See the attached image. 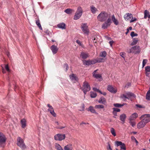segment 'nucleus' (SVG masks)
Returning <instances> with one entry per match:
<instances>
[{"label":"nucleus","instance_id":"obj_1","mask_svg":"<svg viewBox=\"0 0 150 150\" xmlns=\"http://www.w3.org/2000/svg\"><path fill=\"white\" fill-rule=\"evenodd\" d=\"M108 17V13L105 11H103L98 15L97 19L99 21L104 22L106 20Z\"/></svg>","mask_w":150,"mask_h":150},{"label":"nucleus","instance_id":"obj_2","mask_svg":"<svg viewBox=\"0 0 150 150\" xmlns=\"http://www.w3.org/2000/svg\"><path fill=\"white\" fill-rule=\"evenodd\" d=\"M17 145L23 150H25L27 148L23 139L20 137H18L17 138Z\"/></svg>","mask_w":150,"mask_h":150},{"label":"nucleus","instance_id":"obj_3","mask_svg":"<svg viewBox=\"0 0 150 150\" xmlns=\"http://www.w3.org/2000/svg\"><path fill=\"white\" fill-rule=\"evenodd\" d=\"M83 10L81 6H79L77 9L76 13L74 18V19L77 20L79 19L82 16Z\"/></svg>","mask_w":150,"mask_h":150},{"label":"nucleus","instance_id":"obj_4","mask_svg":"<svg viewBox=\"0 0 150 150\" xmlns=\"http://www.w3.org/2000/svg\"><path fill=\"white\" fill-rule=\"evenodd\" d=\"M81 89L83 91L84 94L86 95L87 92L90 91L91 87L88 83L86 81H85L83 83L82 87L81 88Z\"/></svg>","mask_w":150,"mask_h":150},{"label":"nucleus","instance_id":"obj_5","mask_svg":"<svg viewBox=\"0 0 150 150\" xmlns=\"http://www.w3.org/2000/svg\"><path fill=\"white\" fill-rule=\"evenodd\" d=\"M127 52L129 53H134L135 54H139L140 52V47L139 46L132 47L130 49L127 50Z\"/></svg>","mask_w":150,"mask_h":150},{"label":"nucleus","instance_id":"obj_6","mask_svg":"<svg viewBox=\"0 0 150 150\" xmlns=\"http://www.w3.org/2000/svg\"><path fill=\"white\" fill-rule=\"evenodd\" d=\"M6 138L5 135L0 132V147L4 146V145L6 142Z\"/></svg>","mask_w":150,"mask_h":150},{"label":"nucleus","instance_id":"obj_7","mask_svg":"<svg viewBox=\"0 0 150 150\" xmlns=\"http://www.w3.org/2000/svg\"><path fill=\"white\" fill-rule=\"evenodd\" d=\"M66 137L64 134H58L54 136V139L56 141H61L64 139Z\"/></svg>","mask_w":150,"mask_h":150},{"label":"nucleus","instance_id":"obj_8","mask_svg":"<svg viewBox=\"0 0 150 150\" xmlns=\"http://www.w3.org/2000/svg\"><path fill=\"white\" fill-rule=\"evenodd\" d=\"M140 120H143L146 123L150 122V114H145L142 115L139 118Z\"/></svg>","mask_w":150,"mask_h":150},{"label":"nucleus","instance_id":"obj_9","mask_svg":"<svg viewBox=\"0 0 150 150\" xmlns=\"http://www.w3.org/2000/svg\"><path fill=\"white\" fill-rule=\"evenodd\" d=\"M115 145L117 146H120V150H126V149L125 144L121 142L118 141H115Z\"/></svg>","mask_w":150,"mask_h":150},{"label":"nucleus","instance_id":"obj_10","mask_svg":"<svg viewBox=\"0 0 150 150\" xmlns=\"http://www.w3.org/2000/svg\"><path fill=\"white\" fill-rule=\"evenodd\" d=\"M111 20L110 18H108L107 21L102 25V27L103 29H106L111 25Z\"/></svg>","mask_w":150,"mask_h":150},{"label":"nucleus","instance_id":"obj_11","mask_svg":"<svg viewBox=\"0 0 150 150\" xmlns=\"http://www.w3.org/2000/svg\"><path fill=\"white\" fill-rule=\"evenodd\" d=\"M81 28L84 34L87 35L88 34L89 31L88 29V26L86 23H82L81 25Z\"/></svg>","mask_w":150,"mask_h":150},{"label":"nucleus","instance_id":"obj_12","mask_svg":"<svg viewBox=\"0 0 150 150\" xmlns=\"http://www.w3.org/2000/svg\"><path fill=\"white\" fill-rule=\"evenodd\" d=\"M107 89L110 92L115 93L117 91V90L116 88H114L111 85H108L107 87Z\"/></svg>","mask_w":150,"mask_h":150},{"label":"nucleus","instance_id":"obj_13","mask_svg":"<svg viewBox=\"0 0 150 150\" xmlns=\"http://www.w3.org/2000/svg\"><path fill=\"white\" fill-rule=\"evenodd\" d=\"M140 122L137 125V127L138 129H140L144 127L147 124L143 120Z\"/></svg>","mask_w":150,"mask_h":150},{"label":"nucleus","instance_id":"obj_14","mask_svg":"<svg viewBox=\"0 0 150 150\" xmlns=\"http://www.w3.org/2000/svg\"><path fill=\"white\" fill-rule=\"evenodd\" d=\"M50 49L53 54H56L58 50V48H57V46H55L54 45H52Z\"/></svg>","mask_w":150,"mask_h":150},{"label":"nucleus","instance_id":"obj_15","mask_svg":"<svg viewBox=\"0 0 150 150\" xmlns=\"http://www.w3.org/2000/svg\"><path fill=\"white\" fill-rule=\"evenodd\" d=\"M69 77L70 79L71 80L73 81L74 83H75L76 81H78L79 80L78 77L74 74H72L71 75H70Z\"/></svg>","mask_w":150,"mask_h":150},{"label":"nucleus","instance_id":"obj_16","mask_svg":"<svg viewBox=\"0 0 150 150\" xmlns=\"http://www.w3.org/2000/svg\"><path fill=\"white\" fill-rule=\"evenodd\" d=\"M89 54L88 53L84 52H81L80 55V57L81 58L83 59H85L89 57Z\"/></svg>","mask_w":150,"mask_h":150},{"label":"nucleus","instance_id":"obj_17","mask_svg":"<svg viewBox=\"0 0 150 150\" xmlns=\"http://www.w3.org/2000/svg\"><path fill=\"white\" fill-rule=\"evenodd\" d=\"M124 17L126 21H127L130 18H133V15L132 14L128 13L126 14Z\"/></svg>","mask_w":150,"mask_h":150},{"label":"nucleus","instance_id":"obj_18","mask_svg":"<svg viewBox=\"0 0 150 150\" xmlns=\"http://www.w3.org/2000/svg\"><path fill=\"white\" fill-rule=\"evenodd\" d=\"M99 103L105 105L106 103V101L105 98L103 96H101L98 101Z\"/></svg>","mask_w":150,"mask_h":150},{"label":"nucleus","instance_id":"obj_19","mask_svg":"<svg viewBox=\"0 0 150 150\" xmlns=\"http://www.w3.org/2000/svg\"><path fill=\"white\" fill-rule=\"evenodd\" d=\"M98 69L95 70L93 71V76L95 78L98 79L102 78L101 75L99 74H96V72L98 71Z\"/></svg>","mask_w":150,"mask_h":150},{"label":"nucleus","instance_id":"obj_20","mask_svg":"<svg viewBox=\"0 0 150 150\" xmlns=\"http://www.w3.org/2000/svg\"><path fill=\"white\" fill-rule=\"evenodd\" d=\"M57 27L62 29H66L65 24L64 23H62L58 24L57 25Z\"/></svg>","mask_w":150,"mask_h":150},{"label":"nucleus","instance_id":"obj_21","mask_svg":"<svg viewBox=\"0 0 150 150\" xmlns=\"http://www.w3.org/2000/svg\"><path fill=\"white\" fill-rule=\"evenodd\" d=\"M112 20L114 24L116 25H117L119 24V22L117 19L115 18L114 15H113L112 16Z\"/></svg>","mask_w":150,"mask_h":150},{"label":"nucleus","instance_id":"obj_22","mask_svg":"<svg viewBox=\"0 0 150 150\" xmlns=\"http://www.w3.org/2000/svg\"><path fill=\"white\" fill-rule=\"evenodd\" d=\"M88 111H90L91 113H95L96 114H98V113L94 109L93 107L92 106H90L88 109Z\"/></svg>","mask_w":150,"mask_h":150},{"label":"nucleus","instance_id":"obj_23","mask_svg":"<svg viewBox=\"0 0 150 150\" xmlns=\"http://www.w3.org/2000/svg\"><path fill=\"white\" fill-rule=\"evenodd\" d=\"M90 8L91 12L93 14H95L98 11L97 9L93 5L91 6Z\"/></svg>","mask_w":150,"mask_h":150},{"label":"nucleus","instance_id":"obj_24","mask_svg":"<svg viewBox=\"0 0 150 150\" xmlns=\"http://www.w3.org/2000/svg\"><path fill=\"white\" fill-rule=\"evenodd\" d=\"M126 94L127 97L129 98V99L131 97H133L134 98H135L136 97V96L134 94L130 92H127L126 93Z\"/></svg>","mask_w":150,"mask_h":150},{"label":"nucleus","instance_id":"obj_25","mask_svg":"<svg viewBox=\"0 0 150 150\" xmlns=\"http://www.w3.org/2000/svg\"><path fill=\"white\" fill-rule=\"evenodd\" d=\"M72 145L71 144H67L64 146V150H72Z\"/></svg>","mask_w":150,"mask_h":150},{"label":"nucleus","instance_id":"obj_26","mask_svg":"<svg viewBox=\"0 0 150 150\" xmlns=\"http://www.w3.org/2000/svg\"><path fill=\"white\" fill-rule=\"evenodd\" d=\"M21 124L22 125V127L24 128L26 126V121L25 119H23L21 121Z\"/></svg>","mask_w":150,"mask_h":150},{"label":"nucleus","instance_id":"obj_27","mask_svg":"<svg viewBox=\"0 0 150 150\" xmlns=\"http://www.w3.org/2000/svg\"><path fill=\"white\" fill-rule=\"evenodd\" d=\"M126 118V115L124 114H122L120 115V120L121 121L123 122H125Z\"/></svg>","mask_w":150,"mask_h":150},{"label":"nucleus","instance_id":"obj_28","mask_svg":"<svg viewBox=\"0 0 150 150\" xmlns=\"http://www.w3.org/2000/svg\"><path fill=\"white\" fill-rule=\"evenodd\" d=\"M55 148L57 150H63V149L61 146L58 143H55Z\"/></svg>","mask_w":150,"mask_h":150},{"label":"nucleus","instance_id":"obj_29","mask_svg":"<svg viewBox=\"0 0 150 150\" xmlns=\"http://www.w3.org/2000/svg\"><path fill=\"white\" fill-rule=\"evenodd\" d=\"M137 114L136 113H134L131 116V118L130 119V120H133L137 118Z\"/></svg>","mask_w":150,"mask_h":150},{"label":"nucleus","instance_id":"obj_30","mask_svg":"<svg viewBox=\"0 0 150 150\" xmlns=\"http://www.w3.org/2000/svg\"><path fill=\"white\" fill-rule=\"evenodd\" d=\"M126 104V103H123L122 104H120L119 103H116L114 104L113 105L115 107H116L120 108Z\"/></svg>","mask_w":150,"mask_h":150},{"label":"nucleus","instance_id":"obj_31","mask_svg":"<svg viewBox=\"0 0 150 150\" xmlns=\"http://www.w3.org/2000/svg\"><path fill=\"white\" fill-rule=\"evenodd\" d=\"M92 38L94 43H96L97 41H99L98 38L96 35L93 36Z\"/></svg>","mask_w":150,"mask_h":150},{"label":"nucleus","instance_id":"obj_32","mask_svg":"<svg viewBox=\"0 0 150 150\" xmlns=\"http://www.w3.org/2000/svg\"><path fill=\"white\" fill-rule=\"evenodd\" d=\"M83 64L84 65L89 66L91 65L90 60H84L83 61Z\"/></svg>","mask_w":150,"mask_h":150},{"label":"nucleus","instance_id":"obj_33","mask_svg":"<svg viewBox=\"0 0 150 150\" xmlns=\"http://www.w3.org/2000/svg\"><path fill=\"white\" fill-rule=\"evenodd\" d=\"M138 41V39L137 38H133V41L131 43V45H135L137 44Z\"/></svg>","mask_w":150,"mask_h":150},{"label":"nucleus","instance_id":"obj_34","mask_svg":"<svg viewBox=\"0 0 150 150\" xmlns=\"http://www.w3.org/2000/svg\"><path fill=\"white\" fill-rule=\"evenodd\" d=\"M36 23L39 29L41 30H42V28L40 23V21L39 19H38L36 21Z\"/></svg>","mask_w":150,"mask_h":150},{"label":"nucleus","instance_id":"obj_35","mask_svg":"<svg viewBox=\"0 0 150 150\" xmlns=\"http://www.w3.org/2000/svg\"><path fill=\"white\" fill-rule=\"evenodd\" d=\"M146 99L148 100H150V87L149 90L147 93L146 96Z\"/></svg>","mask_w":150,"mask_h":150},{"label":"nucleus","instance_id":"obj_36","mask_svg":"<svg viewBox=\"0 0 150 150\" xmlns=\"http://www.w3.org/2000/svg\"><path fill=\"white\" fill-rule=\"evenodd\" d=\"M149 14V12L146 10L144 11V18L146 19L148 17V15Z\"/></svg>","mask_w":150,"mask_h":150},{"label":"nucleus","instance_id":"obj_37","mask_svg":"<svg viewBox=\"0 0 150 150\" xmlns=\"http://www.w3.org/2000/svg\"><path fill=\"white\" fill-rule=\"evenodd\" d=\"M97 95L96 93L94 92H91V97L92 98H95Z\"/></svg>","mask_w":150,"mask_h":150},{"label":"nucleus","instance_id":"obj_38","mask_svg":"<svg viewBox=\"0 0 150 150\" xmlns=\"http://www.w3.org/2000/svg\"><path fill=\"white\" fill-rule=\"evenodd\" d=\"M104 106L103 105H96L95 106V108L96 109H101L104 108Z\"/></svg>","mask_w":150,"mask_h":150},{"label":"nucleus","instance_id":"obj_39","mask_svg":"<svg viewBox=\"0 0 150 150\" xmlns=\"http://www.w3.org/2000/svg\"><path fill=\"white\" fill-rule=\"evenodd\" d=\"M107 55V53L105 51L102 52L100 54V56L102 57H105Z\"/></svg>","mask_w":150,"mask_h":150},{"label":"nucleus","instance_id":"obj_40","mask_svg":"<svg viewBox=\"0 0 150 150\" xmlns=\"http://www.w3.org/2000/svg\"><path fill=\"white\" fill-rule=\"evenodd\" d=\"M50 112V113L54 117H56V114L54 112V109H53L50 110H48Z\"/></svg>","mask_w":150,"mask_h":150},{"label":"nucleus","instance_id":"obj_41","mask_svg":"<svg viewBox=\"0 0 150 150\" xmlns=\"http://www.w3.org/2000/svg\"><path fill=\"white\" fill-rule=\"evenodd\" d=\"M110 132L114 136H116V134L115 132V129L113 128H111L110 129Z\"/></svg>","mask_w":150,"mask_h":150},{"label":"nucleus","instance_id":"obj_42","mask_svg":"<svg viewBox=\"0 0 150 150\" xmlns=\"http://www.w3.org/2000/svg\"><path fill=\"white\" fill-rule=\"evenodd\" d=\"M72 11V10L70 8H67L65 10L64 12L67 14H69L71 13Z\"/></svg>","mask_w":150,"mask_h":150},{"label":"nucleus","instance_id":"obj_43","mask_svg":"<svg viewBox=\"0 0 150 150\" xmlns=\"http://www.w3.org/2000/svg\"><path fill=\"white\" fill-rule=\"evenodd\" d=\"M45 32L48 35L50 36H52V34L51 32H50L48 30H46Z\"/></svg>","mask_w":150,"mask_h":150},{"label":"nucleus","instance_id":"obj_44","mask_svg":"<svg viewBox=\"0 0 150 150\" xmlns=\"http://www.w3.org/2000/svg\"><path fill=\"white\" fill-rule=\"evenodd\" d=\"M63 67L64 68H65V71H67L69 68L68 64L66 63H65L64 64L63 66Z\"/></svg>","mask_w":150,"mask_h":150},{"label":"nucleus","instance_id":"obj_45","mask_svg":"<svg viewBox=\"0 0 150 150\" xmlns=\"http://www.w3.org/2000/svg\"><path fill=\"white\" fill-rule=\"evenodd\" d=\"M145 72H150V66H147L145 67Z\"/></svg>","mask_w":150,"mask_h":150},{"label":"nucleus","instance_id":"obj_46","mask_svg":"<svg viewBox=\"0 0 150 150\" xmlns=\"http://www.w3.org/2000/svg\"><path fill=\"white\" fill-rule=\"evenodd\" d=\"M96 60V63L102 62H103V58H97L95 59Z\"/></svg>","mask_w":150,"mask_h":150},{"label":"nucleus","instance_id":"obj_47","mask_svg":"<svg viewBox=\"0 0 150 150\" xmlns=\"http://www.w3.org/2000/svg\"><path fill=\"white\" fill-rule=\"evenodd\" d=\"M148 61L147 59H144L142 62V68L144 67Z\"/></svg>","mask_w":150,"mask_h":150},{"label":"nucleus","instance_id":"obj_48","mask_svg":"<svg viewBox=\"0 0 150 150\" xmlns=\"http://www.w3.org/2000/svg\"><path fill=\"white\" fill-rule=\"evenodd\" d=\"M130 35L132 37L136 36H137L138 35L137 33H135L134 31H132L131 32Z\"/></svg>","mask_w":150,"mask_h":150},{"label":"nucleus","instance_id":"obj_49","mask_svg":"<svg viewBox=\"0 0 150 150\" xmlns=\"http://www.w3.org/2000/svg\"><path fill=\"white\" fill-rule=\"evenodd\" d=\"M120 97L122 99H123L124 98H127V99H129V98L127 97V95H126L124 94L120 96Z\"/></svg>","mask_w":150,"mask_h":150},{"label":"nucleus","instance_id":"obj_50","mask_svg":"<svg viewBox=\"0 0 150 150\" xmlns=\"http://www.w3.org/2000/svg\"><path fill=\"white\" fill-rule=\"evenodd\" d=\"M107 144H108V146H107V149L108 150H112L109 143L108 142L107 143Z\"/></svg>","mask_w":150,"mask_h":150},{"label":"nucleus","instance_id":"obj_51","mask_svg":"<svg viewBox=\"0 0 150 150\" xmlns=\"http://www.w3.org/2000/svg\"><path fill=\"white\" fill-rule=\"evenodd\" d=\"M96 63V62L95 59H93L90 60L91 65L94 64Z\"/></svg>","mask_w":150,"mask_h":150},{"label":"nucleus","instance_id":"obj_52","mask_svg":"<svg viewBox=\"0 0 150 150\" xmlns=\"http://www.w3.org/2000/svg\"><path fill=\"white\" fill-rule=\"evenodd\" d=\"M132 29V28L131 27H130L129 28L127 29V31L125 33L126 35H127L129 33V30H131Z\"/></svg>","mask_w":150,"mask_h":150},{"label":"nucleus","instance_id":"obj_53","mask_svg":"<svg viewBox=\"0 0 150 150\" xmlns=\"http://www.w3.org/2000/svg\"><path fill=\"white\" fill-rule=\"evenodd\" d=\"M113 110L116 112H119L120 111V109L117 108H113Z\"/></svg>","mask_w":150,"mask_h":150},{"label":"nucleus","instance_id":"obj_54","mask_svg":"<svg viewBox=\"0 0 150 150\" xmlns=\"http://www.w3.org/2000/svg\"><path fill=\"white\" fill-rule=\"evenodd\" d=\"M5 68L7 71L9 72L10 71V69L8 67V65H6L5 66Z\"/></svg>","mask_w":150,"mask_h":150},{"label":"nucleus","instance_id":"obj_55","mask_svg":"<svg viewBox=\"0 0 150 150\" xmlns=\"http://www.w3.org/2000/svg\"><path fill=\"white\" fill-rule=\"evenodd\" d=\"M47 106L49 108L48 109V111L53 109L52 106H51L50 104H47Z\"/></svg>","mask_w":150,"mask_h":150},{"label":"nucleus","instance_id":"obj_56","mask_svg":"<svg viewBox=\"0 0 150 150\" xmlns=\"http://www.w3.org/2000/svg\"><path fill=\"white\" fill-rule=\"evenodd\" d=\"M76 42L80 46H81L82 44L80 41L79 40H77L76 41Z\"/></svg>","mask_w":150,"mask_h":150},{"label":"nucleus","instance_id":"obj_57","mask_svg":"<svg viewBox=\"0 0 150 150\" xmlns=\"http://www.w3.org/2000/svg\"><path fill=\"white\" fill-rule=\"evenodd\" d=\"M84 105L83 103L82 105V108L81 109L79 110L81 111H84Z\"/></svg>","mask_w":150,"mask_h":150},{"label":"nucleus","instance_id":"obj_58","mask_svg":"<svg viewBox=\"0 0 150 150\" xmlns=\"http://www.w3.org/2000/svg\"><path fill=\"white\" fill-rule=\"evenodd\" d=\"M132 18V19L130 21V23H132V22H133L135 21H136L137 20V18Z\"/></svg>","mask_w":150,"mask_h":150},{"label":"nucleus","instance_id":"obj_59","mask_svg":"<svg viewBox=\"0 0 150 150\" xmlns=\"http://www.w3.org/2000/svg\"><path fill=\"white\" fill-rule=\"evenodd\" d=\"M130 124L133 127H134L135 125V123L134 122L130 121Z\"/></svg>","mask_w":150,"mask_h":150},{"label":"nucleus","instance_id":"obj_60","mask_svg":"<svg viewBox=\"0 0 150 150\" xmlns=\"http://www.w3.org/2000/svg\"><path fill=\"white\" fill-rule=\"evenodd\" d=\"M131 86V83H129L127 84L125 86V87H127V88H129Z\"/></svg>","mask_w":150,"mask_h":150},{"label":"nucleus","instance_id":"obj_61","mask_svg":"<svg viewBox=\"0 0 150 150\" xmlns=\"http://www.w3.org/2000/svg\"><path fill=\"white\" fill-rule=\"evenodd\" d=\"M93 90L95 91H96V92H98V91L99 90L98 89H97V88H93Z\"/></svg>","mask_w":150,"mask_h":150},{"label":"nucleus","instance_id":"obj_62","mask_svg":"<svg viewBox=\"0 0 150 150\" xmlns=\"http://www.w3.org/2000/svg\"><path fill=\"white\" fill-rule=\"evenodd\" d=\"M112 113L113 115L115 116L117 115V112L113 110V111H112Z\"/></svg>","mask_w":150,"mask_h":150},{"label":"nucleus","instance_id":"obj_63","mask_svg":"<svg viewBox=\"0 0 150 150\" xmlns=\"http://www.w3.org/2000/svg\"><path fill=\"white\" fill-rule=\"evenodd\" d=\"M145 72V74L146 75V76L149 77V74H150L149 72Z\"/></svg>","mask_w":150,"mask_h":150},{"label":"nucleus","instance_id":"obj_64","mask_svg":"<svg viewBox=\"0 0 150 150\" xmlns=\"http://www.w3.org/2000/svg\"><path fill=\"white\" fill-rule=\"evenodd\" d=\"M136 106L137 107H138V108H142V106L141 105H139V104H136Z\"/></svg>","mask_w":150,"mask_h":150}]
</instances>
